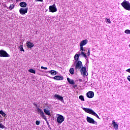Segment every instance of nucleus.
I'll list each match as a JSON object with an SVG mask.
<instances>
[{
	"label": "nucleus",
	"mask_w": 130,
	"mask_h": 130,
	"mask_svg": "<svg viewBox=\"0 0 130 130\" xmlns=\"http://www.w3.org/2000/svg\"><path fill=\"white\" fill-rule=\"evenodd\" d=\"M83 110L85 111V112H87V113H89V114H91L92 115L95 116V117L99 119H100L99 116H98V115L93 110L89 108H83Z\"/></svg>",
	"instance_id": "1"
},
{
	"label": "nucleus",
	"mask_w": 130,
	"mask_h": 130,
	"mask_svg": "<svg viewBox=\"0 0 130 130\" xmlns=\"http://www.w3.org/2000/svg\"><path fill=\"white\" fill-rule=\"evenodd\" d=\"M122 7L125 9V10H126V11H130V3L129 2L126 1H124L121 4Z\"/></svg>",
	"instance_id": "2"
},
{
	"label": "nucleus",
	"mask_w": 130,
	"mask_h": 130,
	"mask_svg": "<svg viewBox=\"0 0 130 130\" xmlns=\"http://www.w3.org/2000/svg\"><path fill=\"white\" fill-rule=\"evenodd\" d=\"M76 64L75 65V70L76 71H80L81 69L83 67V63L81 61H77L76 62Z\"/></svg>",
	"instance_id": "3"
},
{
	"label": "nucleus",
	"mask_w": 130,
	"mask_h": 130,
	"mask_svg": "<svg viewBox=\"0 0 130 130\" xmlns=\"http://www.w3.org/2000/svg\"><path fill=\"white\" fill-rule=\"evenodd\" d=\"M57 122L60 124L61 123H62L63 121H64V118L63 117V116L58 114V117H57Z\"/></svg>",
	"instance_id": "4"
},
{
	"label": "nucleus",
	"mask_w": 130,
	"mask_h": 130,
	"mask_svg": "<svg viewBox=\"0 0 130 130\" xmlns=\"http://www.w3.org/2000/svg\"><path fill=\"white\" fill-rule=\"evenodd\" d=\"M10 54L7 53L5 50H0V57H10Z\"/></svg>",
	"instance_id": "5"
},
{
	"label": "nucleus",
	"mask_w": 130,
	"mask_h": 130,
	"mask_svg": "<svg viewBox=\"0 0 130 130\" xmlns=\"http://www.w3.org/2000/svg\"><path fill=\"white\" fill-rule=\"evenodd\" d=\"M86 120L87 121V122H88L89 123H91V124H95V125H97L98 123L96 121H95V120H94V119L87 116L86 118Z\"/></svg>",
	"instance_id": "6"
},
{
	"label": "nucleus",
	"mask_w": 130,
	"mask_h": 130,
	"mask_svg": "<svg viewBox=\"0 0 130 130\" xmlns=\"http://www.w3.org/2000/svg\"><path fill=\"white\" fill-rule=\"evenodd\" d=\"M49 11L51 13H55V12L57 11V9L56 8V6L55 4L49 6Z\"/></svg>",
	"instance_id": "7"
},
{
	"label": "nucleus",
	"mask_w": 130,
	"mask_h": 130,
	"mask_svg": "<svg viewBox=\"0 0 130 130\" xmlns=\"http://www.w3.org/2000/svg\"><path fill=\"white\" fill-rule=\"evenodd\" d=\"M87 68L86 67H82L79 71H80L81 75H83V76H88V73L86 72Z\"/></svg>",
	"instance_id": "8"
},
{
	"label": "nucleus",
	"mask_w": 130,
	"mask_h": 130,
	"mask_svg": "<svg viewBox=\"0 0 130 130\" xmlns=\"http://www.w3.org/2000/svg\"><path fill=\"white\" fill-rule=\"evenodd\" d=\"M27 12H28V8H21L19 10L20 14L22 15H24L25 14H27Z\"/></svg>",
	"instance_id": "9"
},
{
	"label": "nucleus",
	"mask_w": 130,
	"mask_h": 130,
	"mask_svg": "<svg viewBox=\"0 0 130 130\" xmlns=\"http://www.w3.org/2000/svg\"><path fill=\"white\" fill-rule=\"evenodd\" d=\"M54 97L55 99H57L59 101H61L62 103L64 102V101L63 100V97L58 95V94H54Z\"/></svg>",
	"instance_id": "10"
},
{
	"label": "nucleus",
	"mask_w": 130,
	"mask_h": 130,
	"mask_svg": "<svg viewBox=\"0 0 130 130\" xmlns=\"http://www.w3.org/2000/svg\"><path fill=\"white\" fill-rule=\"evenodd\" d=\"M53 79H54V80H56V81H62V80H63V76H54Z\"/></svg>",
	"instance_id": "11"
},
{
	"label": "nucleus",
	"mask_w": 130,
	"mask_h": 130,
	"mask_svg": "<svg viewBox=\"0 0 130 130\" xmlns=\"http://www.w3.org/2000/svg\"><path fill=\"white\" fill-rule=\"evenodd\" d=\"M86 96L88 98H93V97H94V92H93V91H88L86 93Z\"/></svg>",
	"instance_id": "12"
},
{
	"label": "nucleus",
	"mask_w": 130,
	"mask_h": 130,
	"mask_svg": "<svg viewBox=\"0 0 130 130\" xmlns=\"http://www.w3.org/2000/svg\"><path fill=\"white\" fill-rule=\"evenodd\" d=\"M26 46L28 48H32V47H33L34 46V44L27 41L26 42Z\"/></svg>",
	"instance_id": "13"
},
{
	"label": "nucleus",
	"mask_w": 130,
	"mask_h": 130,
	"mask_svg": "<svg viewBox=\"0 0 130 130\" xmlns=\"http://www.w3.org/2000/svg\"><path fill=\"white\" fill-rule=\"evenodd\" d=\"M87 43H88V40H84L80 42V46H84V45H86V44H87Z\"/></svg>",
	"instance_id": "14"
},
{
	"label": "nucleus",
	"mask_w": 130,
	"mask_h": 130,
	"mask_svg": "<svg viewBox=\"0 0 130 130\" xmlns=\"http://www.w3.org/2000/svg\"><path fill=\"white\" fill-rule=\"evenodd\" d=\"M112 124H113V127H114L115 129H117V130L118 129V124H116V122H115L114 120L112 121Z\"/></svg>",
	"instance_id": "15"
},
{
	"label": "nucleus",
	"mask_w": 130,
	"mask_h": 130,
	"mask_svg": "<svg viewBox=\"0 0 130 130\" xmlns=\"http://www.w3.org/2000/svg\"><path fill=\"white\" fill-rule=\"evenodd\" d=\"M67 81L69 84H71V85H75V81H74V80L71 79L70 78H67Z\"/></svg>",
	"instance_id": "16"
},
{
	"label": "nucleus",
	"mask_w": 130,
	"mask_h": 130,
	"mask_svg": "<svg viewBox=\"0 0 130 130\" xmlns=\"http://www.w3.org/2000/svg\"><path fill=\"white\" fill-rule=\"evenodd\" d=\"M37 110L38 112L40 114L41 116L42 115H43V114H44V113L43 112V111H42V109L38 107L37 108Z\"/></svg>",
	"instance_id": "17"
},
{
	"label": "nucleus",
	"mask_w": 130,
	"mask_h": 130,
	"mask_svg": "<svg viewBox=\"0 0 130 130\" xmlns=\"http://www.w3.org/2000/svg\"><path fill=\"white\" fill-rule=\"evenodd\" d=\"M19 6L21 8H26L27 7V3L26 2H21L19 4Z\"/></svg>",
	"instance_id": "18"
},
{
	"label": "nucleus",
	"mask_w": 130,
	"mask_h": 130,
	"mask_svg": "<svg viewBox=\"0 0 130 130\" xmlns=\"http://www.w3.org/2000/svg\"><path fill=\"white\" fill-rule=\"evenodd\" d=\"M80 55H81V54H76L75 56H74V58L75 59V62L78 61V60H79V57L80 56Z\"/></svg>",
	"instance_id": "19"
},
{
	"label": "nucleus",
	"mask_w": 130,
	"mask_h": 130,
	"mask_svg": "<svg viewBox=\"0 0 130 130\" xmlns=\"http://www.w3.org/2000/svg\"><path fill=\"white\" fill-rule=\"evenodd\" d=\"M49 74H51L52 76H55L57 74L56 71L54 70H51L49 71Z\"/></svg>",
	"instance_id": "20"
},
{
	"label": "nucleus",
	"mask_w": 130,
	"mask_h": 130,
	"mask_svg": "<svg viewBox=\"0 0 130 130\" xmlns=\"http://www.w3.org/2000/svg\"><path fill=\"white\" fill-rule=\"evenodd\" d=\"M87 53H85V52H81L80 55H83L85 57V59H88V57L86 55Z\"/></svg>",
	"instance_id": "21"
},
{
	"label": "nucleus",
	"mask_w": 130,
	"mask_h": 130,
	"mask_svg": "<svg viewBox=\"0 0 130 130\" xmlns=\"http://www.w3.org/2000/svg\"><path fill=\"white\" fill-rule=\"evenodd\" d=\"M44 112L47 114V115H50V111L46 109H44Z\"/></svg>",
	"instance_id": "22"
},
{
	"label": "nucleus",
	"mask_w": 130,
	"mask_h": 130,
	"mask_svg": "<svg viewBox=\"0 0 130 130\" xmlns=\"http://www.w3.org/2000/svg\"><path fill=\"white\" fill-rule=\"evenodd\" d=\"M69 72L71 75H74L75 74V69L73 68H70Z\"/></svg>",
	"instance_id": "23"
},
{
	"label": "nucleus",
	"mask_w": 130,
	"mask_h": 130,
	"mask_svg": "<svg viewBox=\"0 0 130 130\" xmlns=\"http://www.w3.org/2000/svg\"><path fill=\"white\" fill-rule=\"evenodd\" d=\"M0 114H1L4 117H6V113L4 112L3 110L0 111Z\"/></svg>",
	"instance_id": "24"
},
{
	"label": "nucleus",
	"mask_w": 130,
	"mask_h": 130,
	"mask_svg": "<svg viewBox=\"0 0 130 130\" xmlns=\"http://www.w3.org/2000/svg\"><path fill=\"white\" fill-rule=\"evenodd\" d=\"M41 116L42 117V118H43V119L45 120V121H47V118H46V116H45L44 114L42 115Z\"/></svg>",
	"instance_id": "25"
},
{
	"label": "nucleus",
	"mask_w": 130,
	"mask_h": 130,
	"mask_svg": "<svg viewBox=\"0 0 130 130\" xmlns=\"http://www.w3.org/2000/svg\"><path fill=\"white\" fill-rule=\"evenodd\" d=\"M15 8V5L14 4H11L9 6V10H13Z\"/></svg>",
	"instance_id": "26"
},
{
	"label": "nucleus",
	"mask_w": 130,
	"mask_h": 130,
	"mask_svg": "<svg viewBox=\"0 0 130 130\" xmlns=\"http://www.w3.org/2000/svg\"><path fill=\"white\" fill-rule=\"evenodd\" d=\"M28 72L29 73H31L32 74H36V72L35 70H33V69H29L28 70Z\"/></svg>",
	"instance_id": "27"
},
{
	"label": "nucleus",
	"mask_w": 130,
	"mask_h": 130,
	"mask_svg": "<svg viewBox=\"0 0 130 130\" xmlns=\"http://www.w3.org/2000/svg\"><path fill=\"white\" fill-rule=\"evenodd\" d=\"M79 98L81 101H85V99H84V96L83 95H80L79 96Z\"/></svg>",
	"instance_id": "28"
},
{
	"label": "nucleus",
	"mask_w": 130,
	"mask_h": 130,
	"mask_svg": "<svg viewBox=\"0 0 130 130\" xmlns=\"http://www.w3.org/2000/svg\"><path fill=\"white\" fill-rule=\"evenodd\" d=\"M80 46V50L82 51V52H85V53H86V52L84 50V47H83V46Z\"/></svg>",
	"instance_id": "29"
},
{
	"label": "nucleus",
	"mask_w": 130,
	"mask_h": 130,
	"mask_svg": "<svg viewBox=\"0 0 130 130\" xmlns=\"http://www.w3.org/2000/svg\"><path fill=\"white\" fill-rule=\"evenodd\" d=\"M19 49L20 51H25V50H24V48H23V45H21L19 47Z\"/></svg>",
	"instance_id": "30"
},
{
	"label": "nucleus",
	"mask_w": 130,
	"mask_h": 130,
	"mask_svg": "<svg viewBox=\"0 0 130 130\" xmlns=\"http://www.w3.org/2000/svg\"><path fill=\"white\" fill-rule=\"evenodd\" d=\"M0 128H6V126L4 125L3 123H0Z\"/></svg>",
	"instance_id": "31"
},
{
	"label": "nucleus",
	"mask_w": 130,
	"mask_h": 130,
	"mask_svg": "<svg viewBox=\"0 0 130 130\" xmlns=\"http://www.w3.org/2000/svg\"><path fill=\"white\" fill-rule=\"evenodd\" d=\"M124 32L126 34H130V30L129 29H126Z\"/></svg>",
	"instance_id": "32"
},
{
	"label": "nucleus",
	"mask_w": 130,
	"mask_h": 130,
	"mask_svg": "<svg viewBox=\"0 0 130 130\" xmlns=\"http://www.w3.org/2000/svg\"><path fill=\"white\" fill-rule=\"evenodd\" d=\"M36 124H37V125H39V124H40V121L37 120L36 121Z\"/></svg>",
	"instance_id": "33"
},
{
	"label": "nucleus",
	"mask_w": 130,
	"mask_h": 130,
	"mask_svg": "<svg viewBox=\"0 0 130 130\" xmlns=\"http://www.w3.org/2000/svg\"><path fill=\"white\" fill-rule=\"evenodd\" d=\"M41 69H42V70H48V69H47V67H43V66H42L41 67Z\"/></svg>",
	"instance_id": "34"
},
{
	"label": "nucleus",
	"mask_w": 130,
	"mask_h": 130,
	"mask_svg": "<svg viewBox=\"0 0 130 130\" xmlns=\"http://www.w3.org/2000/svg\"><path fill=\"white\" fill-rule=\"evenodd\" d=\"M106 20L108 23H109V24H111V21H110V19L106 18Z\"/></svg>",
	"instance_id": "35"
},
{
	"label": "nucleus",
	"mask_w": 130,
	"mask_h": 130,
	"mask_svg": "<svg viewBox=\"0 0 130 130\" xmlns=\"http://www.w3.org/2000/svg\"><path fill=\"white\" fill-rule=\"evenodd\" d=\"M91 50H90V49H89L88 50V52H87V55L88 56H90V52Z\"/></svg>",
	"instance_id": "36"
},
{
	"label": "nucleus",
	"mask_w": 130,
	"mask_h": 130,
	"mask_svg": "<svg viewBox=\"0 0 130 130\" xmlns=\"http://www.w3.org/2000/svg\"><path fill=\"white\" fill-rule=\"evenodd\" d=\"M127 79L128 81H129V82H130V75L128 76Z\"/></svg>",
	"instance_id": "37"
},
{
	"label": "nucleus",
	"mask_w": 130,
	"mask_h": 130,
	"mask_svg": "<svg viewBox=\"0 0 130 130\" xmlns=\"http://www.w3.org/2000/svg\"><path fill=\"white\" fill-rule=\"evenodd\" d=\"M35 2H41L42 3L43 2V0H35Z\"/></svg>",
	"instance_id": "38"
},
{
	"label": "nucleus",
	"mask_w": 130,
	"mask_h": 130,
	"mask_svg": "<svg viewBox=\"0 0 130 130\" xmlns=\"http://www.w3.org/2000/svg\"><path fill=\"white\" fill-rule=\"evenodd\" d=\"M126 72H127L128 73H130V68L126 70Z\"/></svg>",
	"instance_id": "39"
},
{
	"label": "nucleus",
	"mask_w": 130,
	"mask_h": 130,
	"mask_svg": "<svg viewBox=\"0 0 130 130\" xmlns=\"http://www.w3.org/2000/svg\"><path fill=\"white\" fill-rule=\"evenodd\" d=\"M46 123L48 125H49V122H48V121L47 120Z\"/></svg>",
	"instance_id": "40"
},
{
	"label": "nucleus",
	"mask_w": 130,
	"mask_h": 130,
	"mask_svg": "<svg viewBox=\"0 0 130 130\" xmlns=\"http://www.w3.org/2000/svg\"><path fill=\"white\" fill-rule=\"evenodd\" d=\"M16 2H21V1H22V0H16Z\"/></svg>",
	"instance_id": "41"
},
{
	"label": "nucleus",
	"mask_w": 130,
	"mask_h": 130,
	"mask_svg": "<svg viewBox=\"0 0 130 130\" xmlns=\"http://www.w3.org/2000/svg\"><path fill=\"white\" fill-rule=\"evenodd\" d=\"M48 126L49 128H51L50 127V125H48Z\"/></svg>",
	"instance_id": "42"
}]
</instances>
